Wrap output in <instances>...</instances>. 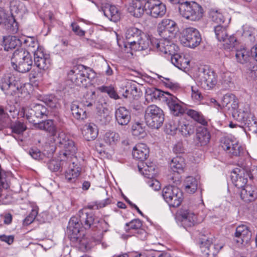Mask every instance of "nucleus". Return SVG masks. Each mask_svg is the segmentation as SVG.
<instances>
[{
	"label": "nucleus",
	"mask_w": 257,
	"mask_h": 257,
	"mask_svg": "<svg viewBox=\"0 0 257 257\" xmlns=\"http://www.w3.org/2000/svg\"><path fill=\"white\" fill-rule=\"evenodd\" d=\"M172 63L180 70H184L188 67L189 61L183 55L178 53L173 54L171 57Z\"/></svg>",
	"instance_id": "nucleus-33"
},
{
	"label": "nucleus",
	"mask_w": 257,
	"mask_h": 257,
	"mask_svg": "<svg viewBox=\"0 0 257 257\" xmlns=\"http://www.w3.org/2000/svg\"><path fill=\"white\" fill-rule=\"evenodd\" d=\"M176 23L170 19H165L159 23L157 31L163 39L172 38L174 36Z\"/></svg>",
	"instance_id": "nucleus-15"
},
{
	"label": "nucleus",
	"mask_w": 257,
	"mask_h": 257,
	"mask_svg": "<svg viewBox=\"0 0 257 257\" xmlns=\"http://www.w3.org/2000/svg\"><path fill=\"white\" fill-rule=\"evenodd\" d=\"M186 114L194 121L204 126H206L208 124L207 119L201 112L189 109L187 110Z\"/></svg>",
	"instance_id": "nucleus-42"
},
{
	"label": "nucleus",
	"mask_w": 257,
	"mask_h": 257,
	"mask_svg": "<svg viewBox=\"0 0 257 257\" xmlns=\"http://www.w3.org/2000/svg\"><path fill=\"white\" fill-rule=\"evenodd\" d=\"M82 133L84 139L87 141L96 139L98 134L97 126L93 123L86 124L82 130Z\"/></svg>",
	"instance_id": "nucleus-28"
},
{
	"label": "nucleus",
	"mask_w": 257,
	"mask_h": 257,
	"mask_svg": "<svg viewBox=\"0 0 257 257\" xmlns=\"http://www.w3.org/2000/svg\"><path fill=\"white\" fill-rule=\"evenodd\" d=\"M70 109L73 116L78 120H84L87 117L86 110L80 108L76 101L71 103Z\"/></svg>",
	"instance_id": "nucleus-38"
},
{
	"label": "nucleus",
	"mask_w": 257,
	"mask_h": 257,
	"mask_svg": "<svg viewBox=\"0 0 257 257\" xmlns=\"http://www.w3.org/2000/svg\"><path fill=\"white\" fill-rule=\"evenodd\" d=\"M32 106L35 113V117L42 118L48 114L47 108L44 105L40 104H33Z\"/></svg>",
	"instance_id": "nucleus-52"
},
{
	"label": "nucleus",
	"mask_w": 257,
	"mask_h": 257,
	"mask_svg": "<svg viewBox=\"0 0 257 257\" xmlns=\"http://www.w3.org/2000/svg\"><path fill=\"white\" fill-rule=\"evenodd\" d=\"M119 134L113 131L106 132L104 136V142L106 144L112 146L116 145L119 142Z\"/></svg>",
	"instance_id": "nucleus-48"
},
{
	"label": "nucleus",
	"mask_w": 257,
	"mask_h": 257,
	"mask_svg": "<svg viewBox=\"0 0 257 257\" xmlns=\"http://www.w3.org/2000/svg\"><path fill=\"white\" fill-rule=\"evenodd\" d=\"M184 186L186 192L193 194L197 190L198 182L195 178L192 176H188L184 180Z\"/></svg>",
	"instance_id": "nucleus-43"
},
{
	"label": "nucleus",
	"mask_w": 257,
	"mask_h": 257,
	"mask_svg": "<svg viewBox=\"0 0 257 257\" xmlns=\"http://www.w3.org/2000/svg\"><path fill=\"white\" fill-rule=\"evenodd\" d=\"M5 113L7 114L6 123L8 119L11 120L15 118L19 114V111L14 105H8L4 109Z\"/></svg>",
	"instance_id": "nucleus-53"
},
{
	"label": "nucleus",
	"mask_w": 257,
	"mask_h": 257,
	"mask_svg": "<svg viewBox=\"0 0 257 257\" xmlns=\"http://www.w3.org/2000/svg\"><path fill=\"white\" fill-rule=\"evenodd\" d=\"M238 116L242 118L241 120L236 119V120L244 123L249 131L255 133L257 132V121L255 116L248 111L247 108L245 110H241L238 113Z\"/></svg>",
	"instance_id": "nucleus-24"
},
{
	"label": "nucleus",
	"mask_w": 257,
	"mask_h": 257,
	"mask_svg": "<svg viewBox=\"0 0 257 257\" xmlns=\"http://www.w3.org/2000/svg\"><path fill=\"white\" fill-rule=\"evenodd\" d=\"M103 11L104 16L111 21L116 22L120 19V13L115 6L107 5Z\"/></svg>",
	"instance_id": "nucleus-36"
},
{
	"label": "nucleus",
	"mask_w": 257,
	"mask_h": 257,
	"mask_svg": "<svg viewBox=\"0 0 257 257\" xmlns=\"http://www.w3.org/2000/svg\"><path fill=\"white\" fill-rule=\"evenodd\" d=\"M145 119L149 127L158 129L163 125L164 121V112L156 105H150L145 109Z\"/></svg>",
	"instance_id": "nucleus-6"
},
{
	"label": "nucleus",
	"mask_w": 257,
	"mask_h": 257,
	"mask_svg": "<svg viewBox=\"0 0 257 257\" xmlns=\"http://www.w3.org/2000/svg\"><path fill=\"white\" fill-rule=\"evenodd\" d=\"M220 145L222 149L232 157L241 156L244 152V147L238 141L229 137L222 138L220 141Z\"/></svg>",
	"instance_id": "nucleus-11"
},
{
	"label": "nucleus",
	"mask_w": 257,
	"mask_h": 257,
	"mask_svg": "<svg viewBox=\"0 0 257 257\" xmlns=\"http://www.w3.org/2000/svg\"><path fill=\"white\" fill-rule=\"evenodd\" d=\"M209 15L212 21L219 24V25H221V23H223L224 22V16L218 11L211 10L210 12Z\"/></svg>",
	"instance_id": "nucleus-55"
},
{
	"label": "nucleus",
	"mask_w": 257,
	"mask_h": 257,
	"mask_svg": "<svg viewBox=\"0 0 257 257\" xmlns=\"http://www.w3.org/2000/svg\"><path fill=\"white\" fill-rule=\"evenodd\" d=\"M23 39H19L18 37L9 36L4 38L3 45L4 50L9 51L22 44Z\"/></svg>",
	"instance_id": "nucleus-35"
},
{
	"label": "nucleus",
	"mask_w": 257,
	"mask_h": 257,
	"mask_svg": "<svg viewBox=\"0 0 257 257\" xmlns=\"http://www.w3.org/2000/svg\"><path fill=\"white\" fill-rule=\"evenodd\" d=\"M214 31L216 38L219 42L224 40V39L228 36L227 27L218 25L214 27Z\"/></svg>",
	"instance_id": "nucleus-49"
},
{
	"label": "nucleus",
	"mask_w": 257,
	"mask_h": 257,
	"mask_svg": "<svg viewBox=\"0 0 257 257\" xmlns=\"http://www.w3.org/2000/svg\"><path fill=\"white\" fill-rule=\"evenodd\" d=\"M99 90L101 92L106 93L111 98L115 100L119 98L116 90L112 85L100 86L99 87Z\"/></svg>",
	"instance_id": "nucleus-51"
},
{
	"label": "nucleus",
	"mask_w": 257,
	"mask_h": 257,
	"mask_svg": "<svg viewBox=\"0 0 257 257\" xmlns=\"http://www.w3.org/2000/svg\"><path fill=\"white\" fill-rule=\"evenodd\" d=\"M180 214L182 223L187 227L192 226L198 222L196 213L190 209L183 208Z\"/></svg>",
	"instance_id": "nucleus-27"
},
{
	"label": "nucleus",
	"mask_w": 257,
	"mask_h": 257,
	"mask_svg": "<svg viewBox=\"0 0 257 257\" xmlns=\"http://www.w3.org/2000/svg\"><path fill=\"white\" fill-rule=\"evenodd\" d=\"M0 240L5 242L9 245L12 244L14 240V236L12 235H6L5 234L0 235Z\"/></svg>",
	"instance_id": "nucleus-64"
},
{
	"label": "nucleus",
	"mask_w": 257,
	"mask_h": 257,
	"mask_svg": "<svg viewBox=\"0 0 257 257\" xmlns=\"http://www.w3.org/2000/svg\"><path fill=\"white\" fill-rule=\"evenodd\" d=\"M38 127L41 130L49 132L52 136H55L57 133V128L52 119H48L39 123Z\"/></svg>",
	"instance_id": "nucleus-45"
},
{
	"label": "nucleus",
	"mask_w": 257,
	"mask_h": 257,
	"mask_svg": "<svg viewBox=\"0 0 257 257\" xmlns=\"http://www.w3.org/2000/svg\"><path fill=\"white\" fill-rule=\"evenodd\" d=\"M58 142L60 147L65 148L67 151L71 152V157L68 160V169L65 171V178L68 183H75L80 174L81 168L75 164L76 158L75 155L77 152V148L74 142L70 140L69 136L65 133L61 132L59 133Z\"/></svg>",
	"instance_id": "nucleus-2"
},
{
	"label": "nucleus",
	"mask_w": 257,
	"mask_h": 257,
	"mask_svg": "<svg viewBox=\"0 0 257 257\" xmlns=\"http://www.w3.org/2000/svg\"><path fill=\"white\" fill-rule=\"evenodd\" d=\"M12 132L16 134L20 135L23 134L26 130V126L20 121H16L11 125Z\"/></svg>",
	"instance_id": "nucleus-57"
},
{
	"label": "nucleus",
	"mask_w": 257,
	"mask_h": 257,
	"mask_svg": "<svg viewBox=\"0 0 257 257\" xmlns=\"http://www.w3.org/2000/svg\"><path fill=\"white\" fill-rule=\"evenodd\" d=\"M94 76L92 69L83 65L74 66L68 73V78L72 83L84 87L88 86L90 79Z\"/></svg>",
	"instance_id": "nucleus-3"
},
{
	"label": "nucleus",
	"mask_w": 257,
	"mask_h": 257,
	"mask_svg": "<svg viewBox=\"0 0 257 257\" xmlns=\"http://www.w3.org/2000/svg\"><path fill=\"white\" fill-rule=\"evenodd\" d=\"M14 81V77L11 74L5 75L0 82L1 89L8 95L18 94L19 97H21L19 94L22 95L26 94L28 92L26 91L25 86H21L20 87L17 86Z\"/></svg>",
	"instance_id": "nucleus-9"
},
{
	"label": "nucleus",
	"mask_w": 257,
	"mask_h": 257,
	"mask_svg": "<svg viewBox=\"0 0 257 257\" xmlns=\"http://www.w3.org/2000/svg\"><path fill=\"white\" fill-rule=\"evenodd\" d=\"M162 195L170 207H178L183 200L182 192L178 187L173 185L165 186L162 190Z\"/></svg>",
	"instance_id": "nucleus-10"
},
{
	"label": "nucleus",
	"mask_w": 257,
	"mask_h": 257,
	"mask_svg": "<svg viewBox=\"0 0 257 257\" xmlns=\"http://www.w3.org/2000/svg\"><path fill=\"white\" fill-rule=\"evenodd\" d=\"M113 199L112 197H109L101 201L92 202L87 205V208L91 210H97L105 207L109 204L113 203Z\"/></svg>",
	"instance_id": "nucleus-46"
},
{
	"label": "nucleus",
	"mask_w": 257,
	"mask_h": 257,
	"mask_svg": "<svg viewBox=\"0 0 257 257\" xmlns=\"http://www.w3.org/2000/svg\"><path fill=\"white\" fill-rule=\"evenodd\" d=\"M225 110L228 111L229 114H231L235 119L241 120L238 116V113L241 110H238V100L234 95L231 93L225 94L222 99L221 105Z\"/></svg>",
	"instance_id": "nucleus-13"
},
{
	"label": "nucleus",
	"mask_w": 257,
	"mask_h": 257,
	"mask_svg": "<svg viewBox=\"0 0 257 257\" xmlns=\"http://www.w3.org/2000/svg\"><path fill=\"white\" fill-rule=\"evenodd\" d=\"M198 82L200 86L207 90L215 87L217 83V76L213 70L207 65L199 68Z\"/></svg>",
	"instance_id": "nucleus-8"
},
{
	"label": "nucleus",
	"mask_w": 257,
	"mask_h": 257,
	"mask_svg": "<svg viewBox=\"0 0 257 257\" xmlns=\"http://www.w3.org/2000/svg\"><path fill=\"white\" fill-rule=\"evenodd\" d=\"M59 153V160H52L48 163V167L52 172L58 171L60 168H66L68 166V160L71 157V152L67 151L65 148Z\"/></svg>",
	"instance_id": "nucleus-17"
},
{
	"label": "nucleus",
	"mask_w": 257,
	"mask_h": 257,
	"mask_svg": "<svg viewBox=\"0 0 257 257\" xmlns=\"http://www.w3.org/2000/svg\"><path fill=\"white\" fill-rule=\"evenodd\" d=\"M232 77L233 74L230 72L226 71L220 73L219 82L221 83L222 88L227 89L232 87L233 85Z\"/></svg>",
	"instance_id": "nucleus-39"
},
{
	"label": "nucleus",
	"mask_w": 257,
	"mask_h": 257,
	"mask_svg": "<svg viewBox=\"0 0 257 257\" xmlns=\"http://www.w3.org/2000/svg\"><path fill=\"white\" fill-rule=\"evenodd\" d=\"M142 222L141 220L139 219H135L125 223V229L126 232H128L131 229H139L142 227Z\"/></svg>",
	"instance_id": "nucleus-56"
},
{
	"label": "nucleus",
	"mask_w": 257,
	"mask_h": 257,
	"mask_svg": "<svg viewBox=\"0 0 257 257\" xmlns=\"http://www.w3.org/2000/svg\"><path fill=\"white\" fill-rule=\"evenodd\" d=\"M34 65L38 68L36 71L33 70L30 76L33 78H41L43 73L46 72L51 66L50 56L44 49L38 50L34 55Z\"/></svg>",
	"instance_id": "nucleus-5"
},
{
	"label": "nucleus",
	"mask_w": 257,
	"mask_h": 257,
	"mask_svg": "<svg viewBox=\"0 0 257 257\" xmlns=\"http://www.w3.org/2000/svg\"><path fill=\"white\" fill-rule=\"evenodd\" d=\"M192 97L196 100H200L203 98V96L201 92L196 87H191Z\"/></svg>",
	"instance_id": "nucleus-61"
},
{
	"label": "nucleus",
	"mask_w": 257,
	"mask_h": 257,
	"mask_svg": "<svg viewBox=\"0 0 257 257\" xmlns=\"http://www.w3.org/2000/svg\"><path fill=\"white\" fill-rule=\"evenodd\" d=\"M0 25L12 33H17L18 30V24L14 16L3 11H0Z\"/></svg>",
	"instance_id": "nucleus-19"
},
{
	"label": "nucleus",
	"mask_w": 257,
	"mask_h": 257,
	"mask_svg": "<svg viewBox=\"0 0 257 257\" xmlns=\"http://www.w3.org/2000/svg\"><path fill=\"white\" fill-rule=\"evenodd\" d=\"M179 130L182 135L185 137L190 136L193 134L194 132V126L189 123L181 124L179 127Z\"/></svg>",
	"instance_id": "nucleus-54"
},
{
	"label": "nucleus",
	"mask_w": 257,
	"mask_h": 257,
	"mask_svg": "<svg viewBox=\"0 0 257 257\" xmlns=\"http://www.w3.org/2000/svg\"><path fill=\"white\" fill-rule=\"evenodd\" d=\"M6 116L7 114L5 113L4 108L0 106V128L7 125Z\"/></svg>",
	"instance_id": "nucleus-63"
},
{
	"label": "nucleus",
	"mask_w": 257,
	"mask_h": 257,
	"mask_svg": "<svg viewBox=\"0 0 257 257\" xmlns=\"http://www.w3.org/2000/svg\"><path fill=\"white\" fill-rule=\"evenodd\" d=\"M22 39V43H23L25 46L28 48L27 51H28L29 53L31 52L35 55V54H36L38 50L40 49L43 50L44 49L43 47L40 46L38 41L32 37H28L26 39Z\"/></svg>",
	"instance_id": "nucleus-37"
},
{
	"label": "nucleus",
	"mask_w": 257,
	"mask_h": 257,
	"mask_svg": "<svg viewBox=\"0 0 257 257\" xmlns=\"http://www.w3.org/2000/svg\"><path fill=\"white\" fill-rule=\"evenodd\" d=\"M184 166V159L180 156H177L173 158L170 163V167L171 170L178 173H180L183 171Z\"/></svg>",
	"instance_id": "nucleus-41"
},
{
	"label": "nucleus",
	"mask_w": 257,
	"mask_h": 257,
	"mask_svg": "<svg viewBox=\"0 0 257 257\" xmlns=\"http://www.w3.org/2000/svg\"><path fill=\"white\" fill-rule=\"evenodd\" d=\"M143 32L139 29L135 27H130L126 28L125 33V37L126 42L124 44V47L130 49L132 48L137 41L141 38Z\"/></svg>",
	"instance_id": "nucleus-21"
},
{
	"label": "nucleus",
	"mask_w": 257,
	"mask_h": 257,
	"mask_svg": "<svg viewBox=\"0 0 257 257\" xmlns=\"http://www.w3.org/2000/svg\"><path fill=\"white\" fill-rule=\"evenodd\" d=\"M251 236V233L248 227L244 225L238 226L236 228L234 241L238 244L247 242Z\"/></svg>",
	"instance_id": "nucleus-26"
},
{
	"label": "nucleus",
	"mask_w": 257,
	"mask_h": 257,
	"mask_svg": "<svg viewBox=\"0 0 257 257\" xmlns=\"http://www.w3.org/2000/svg\"><path fill=\"white\" fill-rule=\"evenodd\" d=\"M11 63L17 71L25 73L31 69L33 61L28 51L23 49H18L13 53Z\"/></svg>",
	"instance_id": "nucleus-4"
},
{
	"label": "nucleus",
	"mask_w": 257,
	"mask_h": 257,
	"mask_svg": "<svg viewBox=\"0 0 257 257\" xmlns=\"http://www.w3.org/2000/svg\"><path fill=\"white\" fill-rule=\"evenodd\" d=\"M222 42L223 43L222 44L224 49L226 50H231L235 48L239 44L237 38L234 35L230 36L228 35V36L226 37Z\"/></svg>",
	"instance_id": "nucleus-47"
},
{
	"label": "nucleus",
	"mask_w": 257,
	"mask_h": 257,
	"mask_svg": "<svg viewBox=\"0 0 257 257\" xmlns=\"http://www.w3.org/2000/svg\"><path fill=\"white\" fill-rule=\"evenodd\" d=\"M172 38L163 39L159 40L158 39V45L157 46L155 51L160 52L162 53L169 54L171 56L175 54V51H177L178 47L172 43L170 39Z\"/></svg>",
	"instance_id": "nucleus-23"
},
{
	"label": "nucleus",
	"mask_w": 257,
	"mask_h": 257,
	"mask_svg": "<svg viewBox=\"0 0 257 257\" xmlns=\"http://www.w3.org/2000/svg\"><path fill=\"white\" fill-rule=\"evenodd\" d=\"M255 187L247 185L242 188L240 191V197L245 202H250L254 201L257 197L255 192Z\"/></svg>",
	"instance_id": "nucleus-31"
},
{
	"label": "nucleus",
	"mask_w": 257,
	"mask_h": 257,
	"mask_svg": "<svg viewBox=\"0 0 257 257\" xmlns=\"http://www.w3.org/2000/svg\"><path fill=\"white\" fill-rule=\"evenodd\" d=\"M179 11L183 17L192 21L199 20L203 14L201 6L194 2L186 1L179 5Z\"/></svg>",
	"instance_id": "nucleus-7"
},
{
	"label": "nucleus",
	"mask_w": 257,
	"mask_h": 257,
	"mask_svg": "<svg viewBox=\"0 0 257 257\" xmlns=\"http://www.w3.org/2000/svg\"><path fill=\"white\" fill-rule=\"evenodd\" d=\"M127 11L134 17L140 18L144 13V4L141 1H132L127 8Z\"/></svg>",
	"instance_id": "nucleus-34"
},
{
	"label": "nucleus",
	"mask_w": 257,
	"mask_h": 257,
	"mask_svg": "<svg viewBox=\"0 0 257 257\" xmlns=\"http://www.w3.org/2000/svg\"><path fill=\"white\" fill-rule=\"evenodd\" d=\"M29 154L34 159L37 160H42L44 154L37 148H31L29 150Z\"/></svg>",
	"instance_id": "nucleus-59"
},
{
	"label": "nucleus",
	"mask_w": 257,
	"mask_h": 257,
	"mask_svg": "<svg viewBox=\"0 0 257 257\" xmlns=\"http://www.w3.org/2000/svg\"><path fill=\"white\" fill-rule=\"evenodd\" d=\"M201 40L198 30L195 28L189 27L184 30L180 41L185 46L194 48L200 44Z\"/></svg>",
	"instance_id": "nucleus-12"
},
{
	"label": "nucleus",
	"mask_w": 257,
	"mask_h": 257,
	"mask_svg": "<svg viewBox=\"0 0 257 257\" xmlns=\"http://www.w3.org/2000/svg\"><path fill=\"white\" fill-rule=\"evenodd\" d=\"M146 99L149 98L159 99L162 102L165 103L169 96L171 94L167 92H164L156 88L149 89L146 91Z\"/></svg>",
	"instance_id": "nucleus-29"
},
{
	"label": "nucleus",
	"mask_w": 257,
	"mask_h": 257,
	"mask_svg": "<svg viewBox=\"0 0 257 257\" xmlns=\"http://www.w3.org/2000/svg\"><path fill=\"white\" fill-rule=\"evenodd\" d=\"M251 55V50H248L243 47L236 51L235 57L237 61L241 64L246 63L249 61Z\"/></svg>",
	"instance_id": "nucleus-44"
},
{
	"label": "nucleus",
	"mask_w": 257,
	"mask_h": 257,
	"mask_svg": "<svg viewBox=\"0 0 257 257\" xmlns=\"http://www.w3.org/2000/svg\"><path fill=\"white\" fill-rule=\"evenodd\" d=\"M39 99L52 109L58 108L60 106L58 99L52 94L41 95Z\"/></svg>",
	"instance_id": "nucleus-40"
},
{
	"label": "nucleus",
	"mask_w": 257,
	"mask_h": 257,
	"mask_svg": "<svg viewBox=\"0 0 257 257\" xmlns=\"http://www.w3.org/2000/svg\"><path fill=\"white\" fill-rule=\"evenodd\" d=\"M158 45V39L155 38H151L145 35L144 33L141 38L137 41L136 43L133 45L131 50L135 51H143L148 49L155 51Z\"/></svg>",
	"instance_id": "nucleus-14"
},
{
	"label": "nucleus",
	"mask_w": 257,
	"mask_h": 257,
	"mask_svg": "<svg viewBox=\"0 0 257 257\" xmlns=\"http://www.w3.org/2000/svg\"><path fill=\"white\" fill-rule=\"evenodd\" d=\"M34 110L32 105L30 108H23L21 112V115L23 114V117L25 116L29 121H33L32 118L35 117V113Z\"/></svg>",
	"instance_id": "nucleus-58"
},
{
	"label": "nucleus",
	"mask_w": 257,
	"mask_h": 257,
	"mask_svg": "<svg viewBox=\"0 0 257 257\" xmlns=\"http://www.w3.org/2000/svg\"><path fill=\"white\" fill-rule=\"evenodd\" d=\"M248 173V169L242 168L236 169L231 175V179L233 184L238 188H243L246 186L247 178L246 174Z\"/></svg>",
	"instance_id": "nucleus-22"
},
{
	"label": "nucleus",
	"mask_w": 257,
	"mask_h": 257,
	"mask_svg": "<svg viewBox=\"0 0 257 257\" xmlns=\"http://www.w3.org/2000/svg\"><path fill=\"white\" fill-rule=\"evenodd\" d=\"M162 78H163V79L162 80V81L166 87L172 90H176L179 88V85L178 83L173 82L169 78L165 77Z\"/></svg>",
	"instance_id": "nucleus-60"
},
{
	"label": "nucleus",
	"mask_w": 257,
	"mask_h": 257,
	"mask_svg": "<svg viewBox=\"0 0 257 257\" xmlns=\"http://www.w3.org/2000/svg\"><path fill=\"white\" fill-rule=\"evenodd\" d=\"M115 118L119 125H126L131 120V111L124 106H120L115 111Z\"/></svg>",
	"instance_id": "nucleus-25"
},
{
	"label": "nucleus",
	"mask_w": 257,
	"mask_h": 257,
	"mask_svg": "<svg viewBox=\"0 0 257 257\" xmlns=\"http://www.w3.org/2000/svg\"><path fill=\"white\" fill-rule=\"evenodd\" d=\"M37 214L36 210H33L30 214L26 217L24 221V223L26 225H29L32 223L35 220Z\"/></svg>",
	"instance_id": "nucleus-62"
},
{
	"label": "nucleus",
	"mask_w": 257,
	"mask_h": 257,
	"mask_svg": "<svg viewBox=\"0 0 257 257\" xmlns=\"http://www.w3.org/2000/svg\"><path fill=\"white\" fill-rule=\"evenodd\" d=\"M132 134L139 139L144 138L147 133L143 124L137 122L132 126Z\"/></svg>",
	"instance_id": "nucleus-50"
},
{
	"label": "nucleus",
	"mask_w": 257,
	"mask_h": 257,
	"mask_svg": "<svg viewBox=\"0 0 257 257\" xmlns=\"http://www.w3.org/2000/svg\"><path fill=\"white\" fill-rule=\"evenodd\" d=\"M149 150L145 144H137L134 148L133 156L134 158L141 161L147 159L149 156Z\"/></svg>",
	"instance_id": "nucleus-30"
},
{
	"label": "nucleus",
	"mask_w": 257,
	"mask_h": 257,
	"mask_svg": "<svg viewBox=\"0 0 257 257\" xmlns=\"http://www.w3.org/2000/svg\"><path fill=\"white\" fill-rule=\"evenodd\" d=\"M165 103L169 107L170 112L174 116H178L185 112V108L182 105L183 103L176 96L171 94Z\"/></svg>",
	"instance_id": "nucleus-20"
},
{
	"label": "nucleus",
	"mask_w": 257,
	"mask_h": 257,
	"mask_svg": "<svg viewBox=\"0 0 257 257\" xmlns=\"http://www.w3.org/2000/svg\"><path fill=\"white\" fill-rule=\"evenodd\" d=\"M210 138V134L207 128H199L196 133V144L198 146H206L209 142Z\"/></svg>",
	"instance_id": "nucleus-32"
},
{
	"label": "nucleus",
	"mask_w": 257,
	"mask_h": 257,
	"mask_svg": "<svg viewBox=\"0 0 257 257\" xmlns=\"http://www.w3.org/2000/svg\"><path fill=\"white\" fill-rule=\"evenodd\" d=\"M82 215L83 216H80V218L76 216L70 218L67 226V233L70 241L75 245L78 246L83 251H86L90 249L92 245H90L84 237L81 225H82L85 229L95 227L98 220L92 214L86 213Z\"/></svg>",
	"instance_id": "nucleus-1"
},
{
	"label": "nucleus",
	"mask_w": 257,
	"mask_h": 257,
	"mask_svg": "<svg viewBox=\"0 0 257 257\" xmlns=\"http://www.w3.org/2000/svg\"><path fill=\"white\" fill-rule=\"evenodd\" d=\"M145 7L149 11L150 15L155 18L163 17L166 12L165 5L159 0H148Z\"/></svg>",
	"instance_id": "nucleus-18"
},
{
	"label": "nucleus",
	"mask_w": 257,
	"mask_h": 257,
	"mask_svg": "<svg viewBox=\"0 0 257 257\" xmlns=\"http://www.w3.org/2000/svg\"><path fill=\"white\" fill-rule=\"evenodd\" d=\"M213 238L212 237L202 238L200 239V248L203 256H215L219 250L223 247L220 244L212 245Z\"/></svg>",
	"instance_id": "nucleus-16"
}]
</instances>
